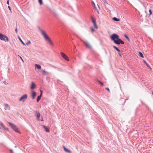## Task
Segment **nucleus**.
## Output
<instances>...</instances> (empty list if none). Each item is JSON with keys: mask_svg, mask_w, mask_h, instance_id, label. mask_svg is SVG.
I'll use <instances>...</instances> for the list:
<instances>
[{"mask_svg": "<svg viewBox=\"0 0 153 153\" xmlns=\"http://www.w3.org/2000/svg\"><path fill=\"white\" fill-rule=\"evenodd\" d=\"M36 86L35 84V83L33 82H32L31 85L30 87V89L31 90H33L34 89L36 88Z\"/></svg>", "mask_w": 153, "mask_h": 153, "instance_id": "1a4fd4ad", "label": "nucleus"}, {"mask_svg": "<svg viewBox=\"0 0 153 153\" xmlns=\"http://www.w3.org/2000/svg\"><path fill=\"white\" fill-rule=\"evenodd\" d=\"M119 55L120 56H122L120 53V52L119 53Z\"/></svg>", "mask_w": 153, "mask_h": 153, "instance_id": "f704fd0d", "label": "nucleus"}, {"mask_svg": "<svg viewBox=\"0 0 153 153\" xmlns=\"http://www.w3.org/2000/svg\"><path fill=\"white\" fill-rule=\"evenodd\" d=\"M39 2L40 5H42L43 4L42 0H38Z\"/></svg>", "mask_w": 153, "mask_h": 153, "instance_id": "5701e85b", "label": "nucleus"}, {"mask_svg": "<svg viewBox=\"0 0 153 153\" xmlns=\"http://www.w3.org/2000/svg\"><path fill=\"white\" fill-rule=\"evenodd\" d=\"M149 12L150 13L149 15H150L152 14V12L151 10L150 9V10H149Z\"/></svg>", "mask_w": 153, "mask_h": 153, "instance_id": "a878e982", "label": "nucleus"}, {"mask_svg": "<svg viewBox=\"0 0 153 153\" xmlns=\"http://www.w3.org/2000/svg\"><path fill=\"white\" fill-rule=\"evenodd\" d=\"M4 83L5 84V85H7L8 84V83L6 81H5L4 82Z\"/></svg>", "mask_w": 153, "mask_h": 153, "instance_id": "cd10ccee", "label": "nucleus"}, {"mask_svg": "<svg viewBox=\"0 0 153 153\" xmlns=\"http://www.w3.org/2000/svg\"><path fill=\"white\" fill-rule=\"evenodd\" d=\"M92 22L93 23V24L95 27L97 29L98 28V27L96 24V20L93 18H92Z\"/></svg>", "mask_w": 153, "mask_h": 153, "instance_id": "9b49d317", "label": "nucleus"}, {"mask_svg": "<svg viewBox=\"0 0 153 153\" xmlns=\"http://www.w3.org/2000/svg\"><path fill=\"white\" fill-rule=\"evenodd\" d=\"M29 43H31L30 42V41H29Z\"/></svg>", "mask_w": 153, "mask_h": 153, "instance_id": "58836bf2", "label": "nucleus"}, {"mask_svg": "<svg viewBox=\"0 0 153 153\" xmlns=\"http://www.w3.org/2000/svg\"><path fill=\"white\" fill-rule=\"evenodd\" d=\"M113 47L118 52H120V50L118 49L116 46H113Z\"/></svg>", "mask_w": 153, "mask_h": 153, "instance_id": "aec40b11", "label": "nucleus"}, {"mask_svg": "<svg viewBox=\"0 0 153 153\" xmlns=\"http://www.w3.org/2000/svg\"><path fill=\"white\" fill-rule=\"evenodd\" d=\"M105 89H106L109 92H110V90H109V88H105Z\"/></svg>", "mask_w": 153, "mask_h": 153, "instance_id": "c85d7f7f", "label": "nucleus"}, {"mask_svg": "<svg viewBox=\"0 0 153 153\" xmlns=\"http://www.w3.org/2000/svg\"><path fill=\"white\" fill-rule=\"evenodd\" d=\"M43 127L45 129V131L48 132H50V130L48 128H47L46 126L44 125H42Z\"/></svg>", "mask_w": 153, "mask_h": 153, "instance_id": "4468645a", "label": "nucleus"}, {"mask_svg": "<svg viewBox=\"0 0 153 153\" xmlns=\"http://www.w3.org/2000/svg\"><path fill=\"white\" fill-rule=\"evenodd\" d=\"M20 58L22 59V61H23V60H22V57H21V56H20Z\"/></svg>", "mask_w": 153, "mask_h": 153, "instance_id": "e433bc0d", "label": "nucleus"}, {"mask_svg": "<svg viewBox=\"0 0 153 153\" xmlns=\"http://www.w3.org/2000/svg\"><path fill=\"white\" fill-rule=\"evenodd\" d=\"M35 67H36L39 70L41 68V67L40 65L37 64H35Z\"/></svg>", "mask_w": 153, "mask_h": 153, "instance_id": "2eb2a0df", "label": "nucleus"}, {"mask_svg": "<svg viewBox=\"0 0 153 153\" xmlns=\"http://www.w3.org/2000/svg\"><path fill=\"white\" fill-rule=\"evenodd\" d=\"M9 0H8L7 1V4H8V5H9Z\"/></svg>", "mask_w": 153, "mask_h": 153, "instance_id": "7c9ffc66", "label": "nucleus"}, {"mask_svg": "<svg viewBox=\"0 0 153 153\" xmlns=\"http://www.w3.org/2000/svg\"><path fill=\"white\" fill-rule=\"evenodd\" d=\"M39 30L43 36L44 38L48 42L49 45L51 46H54L53 43L49 37L47 35L45 32L41 29H40Z\"/></svg>", "mask_w": 153, "mask_h": 153, "instance_id": "f03ea898", "label": "nucleus"}, {"mask_svg": "<svg viewBox=\"0 0 153 153\" xmlns=\"http://www.w3.org/2000/svg\"><path fill=\"white\" fill-rule=\"evenodd\" d=\"M111 39L114 41L115 43L118 45L120 44H124V42L120 39L119 38V36L117 34L114 33L110 36Z\"/></svg>", "mask_w": 153, "mask_h": 153, "instance_id": "f257e3e1", "label": "nucleus"}, {"mask_svg": "<svg viewBox=\"0 0 153 153\" xmlns=\"http://www.w3.org/2000/svg\"><path fill=\"white\" fill-rule=\"evenodd\" d=\"M61 56L66 60L69 61V60L68 57L64 53L61 52L60 53Z\"/></svg>", "mask_w": 153, "mask_h": 153, "instance_id": "0eeeda50", "label": "nucleus"}, {"mask_svg": "<svg viewBox=\"0 0 153 153\" xmlns=\"http://www.w3.org/2000/svg\"><path fill=\"white\" fill-rule=\"evenodd\" d=\"M8 8H9V9L10 10H11V8H10V6H8Z\"/></svg>", "mask_w": 153, "mask_h": 153, "instance_id": "473e14b6", "label": "nucleus"}, {"mask_svg": "<svg viewBox=\"0 0 153 153\" xmlns=\"http://www.w3.org/2000/svg\"><path fill=\"white\" fill-rule=\"evenodd\" d=\"M36 95V93L33 91H32L31 93V96L33 100H34Z\"/></svg>", "mask_w": 153, "mask_h": 153, "instance_id": "6e6552de", "label": "nucleus"}, {"mask_svg": "<svg viewBox=\"0 0 153 153\" xmlns=\"http://www.w3.org/2000/svg\"><path fill=\"white\" fill-rule=\"evenodd\" d=\"M40 92H41L40 95H41L42 96V91L41 90H40Z\"/></svg>", "mask_w": 153, "mask_h": 153, "instance_id": "c756f323", "label": "nucleus"}, {"mask_svg": "<svg viewBox=\"0 0 153 153\" xmlns=\"http://www.w3.org/2000/svg\"><path fill=\"white\" fill-rule=\"evenodd\" d=\"M139 54L140 55V56L142 57V58H144V56L142 54V53L141 52H139Z\"/></svg>", "mask_w": 153, "mask_h": 153, "instance_id": "412c9836", "label": "nucleus"}, {"mask_svg": "<svg viewBox=\"0 0 153 153\" xmlns=\"http://www.w3.org/2000/svg\"><path fill=\"white\" fill-rule=\"evenodd\" d=\"M97 82L100 84V85H102V86H104V84L102 82H101V81H100V80H98V79H97V81H96Z\"/></svg>", "mask_w": 153, "mask_h": 153, "instance_id": "f3484780", "label": "nucleus"}, {"mask_svg": "<svg viewBox=\"0 0 153 153\" xmlns=\"http://www.w3.org/2000/svg\"><path fill=\"white\" fill-rule=\"evenodd\" d=\"M105 0L104 2H105V1H106L105 0Z\"/></svg>", "mask_w": 153, "mask_h": 153, "instance_id": "ea45409f", "label": "nucleus"}, {"mask_svg": "<svg viewBox=\"0 0 153 153\" xmlns=\"http://www.w3.org/2000/svg\"><path fill=\"white\" fill-rule=\"evenodd\" d=\"M35 115L36 116L37 119L39 121H43V118L42 117H41V119H40V117L41 115L39 112L38 111H36L35 112Z\"/></svg>", "mask_w": 153, "mask_h": 153, "instance_id": "39448f33", "label": "nucleus"}, {"mask_svg": "<svg viewBox=\"0 0 153 153\" xmlns=\"http://www.w3.org/2000/svg\"><path fill=\"white\" fill-rule=\"evenodd\" d=\"M20 41H21V42H22V43H23L24 44V43L23 42H22V40L20 39Z\"/></svg>", "mask_w": 153, "mask_h": 153, "instance_id": "c9c22d12", "label": "nucleus"}, {"mask_svg": "<svg viewBox=\"0 0 153 153\" xmlns=\"http://www.w3.org/2000/svg\"><path fill=\"white\" fill-rule=\"evenodd\" d=\"M1 126L4 128V125L3 123H0Z\"/></svg>", "mask_w": 153, "mask_h": 153, "instance_id": "b1692460", "label": "nucleus"}, {"mask_svg": "<svg viewBox=\"0 0 153 153\" xmlns=\"http://www.w3.org/2000/svg\"><path fill=\"white\" fill-rule=\"evenodd\" d=\"M4 109L5 110H10V106L7 104H4Z\"/></svg>", "mask_w": 153, "mask_h": 153, "instance_id": "ddd939ff", "label": "nucleus"}, {"mask_svg": "<svg viewBox=\"0 0 153 153\" xmlns=\"http://www.w3.org/2000/svg\"><path fill=\"white\" fill-rule=\"evenodd\" d=\"M113 20L115 21H117L118 22L120 20V19H117L116 17H113Z\"/></svg>", "mask_w": 153, "mask_h": 153, "instance_id": "a211bd4d", "label": "nucleus"}, {"mask_svg": "<svg viewBox=\"0 0 153 153\" xmlns=\"http://www.w3.org/2000/svg\"><path fill=\"white\" fill-rule=\"evenodd\" d=\"M125 36L126 39H128V40L129 39L128 37L126 35H125Z\"/></svg>", "mask_w": 153, "mask_h": 153, "instance_id": "bb28decb", "label": "nucleus"}, {"mask_svg": "<svg viewBox=\"0 0 153 153\" xmlns=\"http://www.w3.org/2000/svg\"><path fill=\"white\" fill-rule=\"evenodd\" d=\"M15 30L16 31V33L17 32V29H15Z\"/></svg>", "mask_w": 153, "mask_h": 153, "instance_id": "72a5a7b5", "label": "nucleus"}, {"mask_svg": "<svg viewBox=\"0 0 153 153\" xmlns=\"http://www.w3.org/2000/svg\"><path fill=\"white\" fill-rule=\"evenodd\" d=\"M63 148L64 150L66 152H68L69 153H70L71 152V151L68 149H67L64 146H63Z\"/></svg>", "mask_w": 153, "mask_h": 153, "instance_id": "dca6fc26", "label": "nucleus"}, {"mask_svg": "<svg viewBox=\"0 0 153 153\" xmlns=\"http://www.w3.org/2000/svg\"><path fill=\"white\" fill-rule=\"evenodd\" d=\"M91 29L92 32H94V30L93 27H91Z\"/></svg>", "mask_w": 153, "mask_h": 153, "instance_id": "393cba45", "label": "nucleus"}, {"mask_svg": "<svg viewBox=\"0 0 153 153\" xmlns=\"http://www.w3.org/2000/svg\"><path fill=\"white\" fill-rule=\"evenodd\" d=\"M41 72L43 73V74H45V75H48L49 74V73L48 72L46 71L45 69H42Z\"/></svg>", "mask_w": 153, "mask_h": 153, "instance_id": "f8f14e48", "label": "nucleus"}, {"mask_svg": "<svg viewBox=\"0 0 153 153\" xmlns=\"http://www.w3.org/2000/svg\"><path fill=\"white\" fill-rule=\"evenodd\" d=\"M42 96L41 95H39L37 99V102H38L40 100L41 97Z\"/></svg>", "mask_w": 153, "mask_h": 153, "instance_id": "6ab92c4d", "label": "nucleus"}, {"mask_svg": "<svg viewBox=\"0 0 153 153\" xmlns=\"http://www.w3.org/2000/svg\"><path fill=\"white\" fill-rule=\"evenodd\" d=\"M27 95L26 94H25L22 96L19 99V101H22L23 102H24L27 99Z\"/></svg>", "mask_w": 153, "mask_h": 153, "instance_id": "423d86ee", "label": "nucleus"}, {"mask_svg": "<svg viewBox=\"0 0 153 153\" xmlns=\"http://www.w3.org/2000/svg\"><path fill=\"white\" fill-rule=\"evenodd\" d=\"M143 62H144L146 64V65L150 69H151V68L150 67L149 65L147 64V63L144 60L143 61Z\"/></svg>", "mask_w": 153, "mask_h": 153, "instance_id": "4be33fe9", "label": "nucleus"}, {"mask_svg": "<svg viewBox=\"0 0 153 153\" xmlns=\"http://www.w3.org/2000/svg\"><path fill=\"white\" fill-rule=\"evenodd\" d=\"M10 152L11 153H13V150L12 149H11L10 150Z\"/></svg>", "mask_w": 153, "mask_h": 153, "instance_id": "2f4dec72", "label": "nucleus"}, {"mask_svg": "<svg viewBox=\"0 0 153 153\" xmlns=\"http://www.w3.org/2000/svg\"><path fill=\"white\" fill-rule=\"evenodd\" d=\"M84 43L88 48L90 49L91 48V45L88 42L86 41Z\"/></svg>", "mask_w": 153, "mask_h": 153, "instance_id": "9d476101", "label": "nucleus"}, {"mask_svg": "<svg viewBox=\"0 0 153 153\" xmlns=\"http://www.w3.org/2000/svg\"><path fill=\"white\" fill-rule=\"evenodd\" d=\"M29 43H31L30 42V41H29Z\"/></svg>", "mask_w": 153, "mask_h": 153, "instance_id": "4c0bfd02", "label": "nucleus"}, {"mask_svg": "<svg viewBox=\"0 0 153 153\" xmlns=\"http://www.w3.org/2000/svg\"><path fill=\"white\" fill-rule=\"evenodd\" d=\"M9 125L11 126L12 128L16 132H19V131L18 128L17 127L13 124L10 123H9Z\"/></svg>", "mask_w": 153, "mask_h": 153, "instance_id": "20e7f679", "label": "nucleus"}, {"mask_svg": "<svg viewBox=\"0 0 153 153\" xmlns=\"http://www.w3.org/2000/svg\"><path fill=\"white\" fill-rule=\"evenodd\" d=\"M0 39L5 42H8L9 41V39L5 35L1 33H0Z\"/></svg>", "mask_w": 153, "mask_h": 153, "instance_id": "7ed1b4c3", "label": "nucleus"}]
</instances>
